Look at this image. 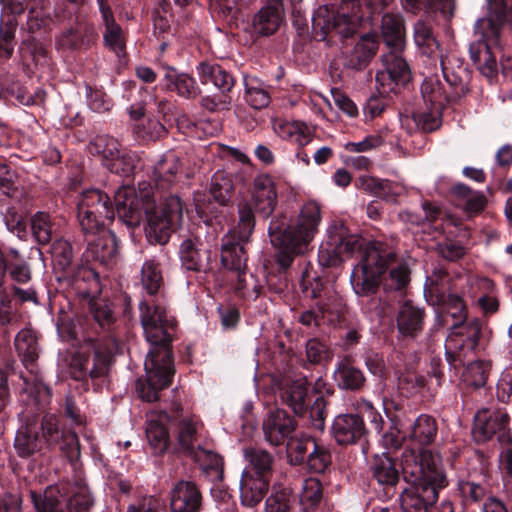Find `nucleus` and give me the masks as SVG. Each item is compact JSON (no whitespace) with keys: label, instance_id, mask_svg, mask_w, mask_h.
I'll use <instances>...</instances> for the list:
<instances>
[{"label":"nucleus","instance_id":"1","mask_svg":"<svg viewBox=\"0 0 512 512\" xmlns=\"http://www.w3.org/2000/svg\"><path fill=\"white\" fill-rule=\"evenodd\" d=\"M155 187L148 181L138 187L122 186L115 192L118 218L129 228L146 220L145 233L151 243L166 244L181 225L183 206L176 195L164 197L180 169V159L173 152L163 154L151 167Z\"/></svg>","mask_w":512,"mask_h":512},{"label":"nucleus","instance_id":"2","mask_svg":"<svg viewBox=\"0 0 512 512\" xmlns=\"http://www.w3.org/2000/svg\"><path fill=\"white\" fill-rule=\"evenodd\" d=\"M406 461L404 471L409 473ZM412 484L400 496L403 512H427L438 500L439 490L447 487L449 481L442 467L441 457L431 450H422L410 471Z\"/></svg>","mask_w":512,"mask_h":512},{"label":"nucleus","instance_id":"3","mask_svg":"<svg viewBox=\"0 0 512 512\" xmlns=\"http://www.w3.org/2000/svg\"><path fill=\"white\" fill-rule=\"evenodd\" d=\"M321 221L320 207L316 202L310 201L302 207L297 224L291 228L286 227L285 219L272 220L268 227L271 243L280 248L277 255L279 265L288 268L293 257L304 251V247L310 243L318 231Z\"/></svg>","mask_w":512,"mask_h":512},{"label":"nucleus","instance_id":"4","mask_svg":"<svg viewBox=\"0 0 512 512\" xmlns=\"http://www.w3.org/2000/svg\"><path fill=\"white\" fill-rule=\"evenodd\" d=\"M488 6L496 21L491 18H482L475 23V35L478 38L470 44L469 54L480 73L492 81L498 76L499 71L497 61L501 33L499 21L504 18L505 6L503 0H489Z\"/></svg>","mask_w":512,"mask_h":512},{"label":"nucleus","instance_id":"5","mask_svg":"<svg viewBox=\"0 0 512 512\" xmlns=\"http://www.w3.org/2000/svg\"><path fill=\"white\" fill-rule=\"evenodd\" d=\"M139 317L146 340L152 345L147 355L167 349L177 328L174 316L169 315L163 303L142 300L139 303Z\"/></svg>","mask_w":512,"mask_h":512},{"label":"nucleus","instance_id":"6","mask_svg":"<svg viewBox=\"0 0 512 512\" xmlns=\"http://www.w3.org/2000/svg\"><path fill=\"white\" fill-rule=\"evenodd\" d=\"M395 254L375 244L366 247L360 262L353 268L350 282L358 296H370L379 286L380 277Z\"/></svg>","mask_w":512,"mask_h":512},{"label":"nucleus","instance_id":"7","mask_svg":"<svg viewBox=\"0 0 512 512\" xmlns=\"http://www.w3.org/2000/svg\"><path fill=\"white\" fill-rule=\"evenodd\" d=\"M15 347L26 368L30 367L33 374L31 378L22 377L24 386L22 391L31 398L35 404L44 407L50 400V389L45 385L35 371L34 363L39 357L38 341L35 333L30 329H22L15 337Z\"/></svg>","mask_w":512,"mask_h":512},{"label":"nucleus","instance_id":"8","mask_svg":"<svg viewBox=\"0 0 512 512\" xmlns=\"http://www.w3.org/2000/svg\"><path fill=\"white\" fill-rule=\"evenodd\" d=\"M144 367L146 378L137 380L136 392L142 400L154 402L159 399V392L171 384L174 375L172 352L161 349L147 355Z\"/></svg>","mask_w":512,"mask_h":512},{"label":"nucleus","instance_id":"9","mask_svg":"<svg viewBox=\"0 0 512 512\" xmlns=\"http://www.w3.org/2000/svg\"><path fill=\"white\" fill-rule=\"evenodd\" d=\"M116 207L107 193L98 189H89L82 193L78 202V219L84 233H93L105 225L106 220H112Z\"/></svg>","mask_w":512,"mask_h":512},{"label":"nucleus","instance_id":"10","mask_svg":"<svg viewBox=\"0 0 512 512\" xmlns=\"http://www.w3.org/2000/svg\"><path fill=\"white\" fill-rule=\"evenodd\" d=\"M441 66L445 81L442 82L438 76L425 78L421 85V94L425 105L434 106L443 111L446 104L464 96L468 88L459 75L449 74L444 60H441Z\"/></svg>","mask_w":512,"mask_h":512},{"label":"nucleus","instance_id":"11","mask_svg":"<svg viewBox=\"0 0 512 512\" xmlns=\"http://www.w3.org/2000/svg\"><path fill=\"white\" fill-rule=\"evenodd\" d=\"M112 352L108 347L95 345L91 351L79 352L70 364L71 375L76 380L90 378L96 385L105 383L111 366Z\"/></svg>","mask_w":512,"mask_h":512},{"label":"nucleus","instance_id":"12","mask_svg":"<svg viewBox=\"0 0 512 512\" xmlns=\"http://www.w3.org/2000/svg\"><path fill=\"white\" fill-rule=\"evenodd\" d=\"M361 241L355 235H349L343 225L328 228V237L318 251V261L324 267L340 265L361 249Z\"/></svg>","mask_w":512,"mask_h":512},{"label":"nucleus","instance_id":"13","mask_svg":"<svg viewBox=\"0 0 512 512\" xmlns=\"http://www.w3.org/2000/svg\"><path fill=\"white\" fill-rule=\"evenodd\" d=\"M482 328L483 323L478 318L454 324L446 340V356L463 362L467 354L478 346Z\"/></svg>","mask_w":512,"mask_h":512},{"label":"nucleus","instance_id":"14","mask_svg":"<svg viewBox=\"0 0 512 512\" xmlns=\"http://www.w3.org/2000/svg\"><path fill=\"white\" fill-rule=\"evenodd\" d=\"M510 417L503 409L479 410L474 417L472 434L477 442H486L497 436L500 443L510 445L512 435L509 428Z\"/></svg>","mask_w":512,"mask_h":512},{"label":"nucleus","instance_id":"15","mask_svg":"<svg viewBox=\"0 0 512 512\" xmlns=\"http://www.w3.org/2000/svg\"><path fill=\"white\" fill-rule=\"evenodd\" d=\"M84 234L87 240L84 256L87 260L98 262L104 266H111L116 263L119 247L114 232L103 226L93 233Z\"/></svg>","mask_w":512,"mask_h":512},{"label":"nucleus","instance_id":"16","mask_svg":"<svg viewBox=\"0 0 512 512\" xmlns=\"http://www.w3.org/2000/svg\"><path fill=\"white\" fill-rule=\"evenodd\" d=\"M401 51L390 49L382 56L384 70L376 73V82L382 87V93L394 91L398 85H403L410 79V70L400 55Z\"/></svg>","mask_w":512,"mask_h":512},{"label":"nucleus","instance_id":"17","mask_svg":"<svg viewBox=\"0 0 512 512\" xmlns=\"http://www.w3.org/2000/svg\"><path fill=\"white\" fill-rule=\"evenodd\" d=\"M103 27V42L106 48L114 52L118 57L125 55L126 38L121 26L116 22L108 0H96Z\"/></svg>","mask_w":512,"mask_h":512},{"label":"nucleus","instance_id":"18","mask_svg":"<svg viewBox=\"0 0 512 512\" xmlns=\"http://www.w3.org/2000/svg\"><path fill=\"white\" fill-rule=\"evenodd\" d=\"M178 254L185 270L203 273L211 270V250L198 237L182 241Z\"/></svg>","mask_w":512,"mask_h":512},{"label":"nucleus","instance_id":"19","mask_svg":"<svg viewBox=\"0 0 512 512\" xmlns=\"http://www.w3.org/2000/svg\"><path fill=\"white\" fill-rule=\"evenodd\" d=\"M96 38L94 25L80 17H76L69 27L56 38L59 50H80L88 47Z\"/></svg>","mask_w":512,"mask_h":512},{"label":"nucleus","instance_id":"20","mask_svg":"<svg viewBox=\"0 0 512 512\" xmlns=\"http://www.w3.org/2000/svg\"><path fill=\"white\" fill-rule=\"evenodd\" d=\"M172 512H200L203 496L198 485L193 481H178L170 493Z\"/></svg>","mask_w":512,"mask_h":512},{"label":"nucleus","instance_id":"21","mask_svg":"<svg viewBox=\"0 0 512 512\" xmlns=\"http://www.w3.org/2000/svg\"><path fill=\"white\" fill-rule=\"evenodd\" d=\"M332 433L340 445H348L361 440L366 434L363 419L357 414H341L334 419Z\"/></svg>","mask_w":512,"mask_h":512},{"label":"nucleus","instance_id":"22","mask_svg":"<svg viewBox=\"0 0 512 512\" xmlns=\"http://www.w3.org/2000/svg\"><path fill=\"white\" fill-rule=\"evenodd\" d=\"M168 422L169 416L164 411H151L146 415V437L155 454H162L168 448Z\"/></svg>","mask_w":512,"mask_h":512},{"label":"nucleus","instance_id":"23","mask_svg":"<svg viewBox=\"0 0 512 512\" xmlns=\"http://www.w3.org/2000/svg\"><path fill=\"white\" fill-rule=\"evenodd\" d=\"M294 429V420L281 409L270 411L263 421L264 437L271 445L281 444Z\"/></svg>","mask_w":512,"mask_h":512},{"label":"nucleus","instance_id":"24","mask_svg":"<svg viewBox=\"0 0 512 512\" xmlns=\"http://www.w3.org/2000/svg\"><path fill=\"white\" fill-rule=\"evenodd\" d=\"M44 447V441L39 436V425L35 420L27 421L25 425L18 428L14 449L19 457H31L40 453Z\"/></svg>","mask_w":512,"mask_h":512},{"label":"nucleus","instance_id":"25","mask_svg":"<svg viewBox=\"0 0 512 512\" xmlns=\"http://www.w3.org/2000/svg\"><path fill=\"white\" fill-rule=\"evenodd\" d=\"M196 72L201 84L212 83L223 95L229 93L235 85L233 75L218 63L200 62Z\"/></svg>","mask_w":512,"mask_h":512},{"label":"nucleus","instance_id":"26","mask_svg":"<svg viewBox=\"0 0 512 512\" xmlns=\"http://www.w3.org/2000/svg\"><path fill=\"white\" fill-rule=\"evenodd\" d=\"M424 320V310L413 305L410 301H407L400 306L398 311V332L403 337L415 338L421 333L424 326Z\"/></svg>","mask_w":512,"mask_h":512},{"label":"nucleus","instance_id":"27","mask_svg":"<svg viewBox=\"0 0 512 512\" xmlns=\"http://www.w3.org/2000/svg\"><path fill=\"white\" fill-rule=\"evenodd\" d=\"M71 284L77 294L88 299L98 297L102 290L99 274L87 265H81L73 272Z\"/></svg>","mask_w":512,"mask_h":512},{"label":"nucleus","instance_id":"28","mask_svg":"<svg viewBox=\"0 0 512 512\" xmlns=\"http://www.w3.org/2000/svg\"><path fill=\"white\" fill-rule=\"evenodd\" d=\"M244 242L233 240V236L226 235L222 240L221 263L230 270L239 273V280L243 281L241 276L244 274L247 262V253L243 245Z\"/></svg>","mask_w":512,"mask_h":512},{"label":"nucleus","instance_id":"29","mask_svg":"<svg viewBox=\"0 0 512 512\" xmlns=\"http://www.w3.org/2000/svg\"><path fill=\"white\" fill-rule=\"evenodd\" d=\"M29 496L37 512H69L66 499L56 486H49L43 492L29 490Z\"/></svg>","mask_w":512,"mask_h":512},{"label":"nucleus","instance_id":"30","mask_svg":"<svg viewBox=\"0 0 512 512\" xmlns=\"http://www.w3.org/2000/svg\"><path fill=\"white\" fill-rule=\"evenodd\" d=\"M307 395L308 382L306 378H299L287 383L280 393L282 402L289 406L296 415H302L307 410Z\"/></svg>","mask_w":512,"mask_h":512},{"label":"nucleus","instance_id":"31","mask_svg":"<svg viewBox=\"0 0 512 512\" xmlns=\"http://www.w3.org/2000/svg\"><path fill=\"white\" fill-rule=\"evenodd\" d=\"M283 13L281 0H267L258 11V34L269 36L275 33L283 21Z\"/></svg>","mask_w":512,"mask_h":512},{"label":"nucleus","instance_id":"32","mask_svg":"<svg viewBox=\"0 0 512 512\" xmlns=\"http://www.w3.org/2000/svg\"><path fill=\"white\" fill-rule=\"evenodd\" d=\"M381 34L389 49L403 50L405 46L404 21L400 15L384 14L382 17Z\"/></svg>","mask_w":512,"mask_h":512},{"label":"nucleus","instance_id":"33","mask_svg":"<svg viewBox=\"0 0 512 512\" xmlns=\"http://www.w3.org/2000/svg\"><path fill=\"white\" fill-rule=\"evenodd\" d=\"M377 49L378 41L374 35L362 36L347 58V67L355 70L365 68L375 56Z\"/></svg>","mask_w":512,"mask_h":512},{"label":"nucleus","instance_id":"34","mask_svg":"<svg viewBox=\"0 0 512 512\" xmlns=\"http://www.w3.org/2000/svg\"><path fill=\"white\" fill-rule=\"evenodd\" d=\"M164 81L166 89L176 91L179 96L186 99H194L201 93L193 77L186 73H177L175 69L171 67L166 68Z\"/></svg>","mask_w":512,"mask_h":512},{"label":"nucleus","instance_id":"35","mask_svg":"<svg viewBox=\"0 0 512 512\" xmlns=\"http://www.w3.org/2000/svg\"><path fill=\"white\" fill-rule=\"evenodd\" d=\"M452 192L456 197L457 205L469 217L480 213L487 203V199L482 192L474 191L464 184L455 185Z\"/></svg>","mask_w":512,"mask_h":512},{"label":"nucleus","instance_id":"36","mask_svg":"<svg viewBox=\"0 0 512 512\" xmlns=\"http://www.w3.org/2000/svg\"><path fill=\"white\" fill-rule=\"evenodd\" d=\"M334 379L340 389L351 391L362 389L366 381L362 370L347 361L338 364L334 371Z\"/></svg>","mask_w":512,"mask_h":512},{"label":"nucleus","instance_id":"37","mask_svg":"<svg viewBox=\"0 0 512 512\" xmlns=\"http://www.w3.org/2000/svg\"><path fill=\"white\" fill-rule=\"evenodd\" d=\"M438 432L436 419L427 414L419 415L411 428L409 439L419 446L430 445Z\"/></svg>","mask_w":512,"mask_h":512},{"label":"nucleus","instance_id":"38","mask_svg":"<svg viewBox=\"0 0 512 512\" xmlns=\"http://www.w3.org/2000/svg\"><path fill=\"white\" fill-rule=\"evenodd\" d=\"M245 456L249 457L250 464L243 470L241 475L240 498L244 506L253 508L256 505V464L254 463L253 450H245Z\"/></svg>","mask_w":512,"mask_h":512},{"label":"nucleus","instance_id":"39","mask_svg":"<svg viewBox=\"0 0 512 512\" xmlns=\"http://www.w3.org/2000/svg\"><path fill=\"white\" fill-rule=\"evenodd\" d=\"M141 286L145 294L149 296L158 295L164 285L160 265L154 259L146 260L141 268Z\"/></svg>","mask_w":512,"mask_h":512},{"label":"nucleus","instance_id":"40","mask_svg":"<svg viewBox=\"0 0 512 512\" xmlns=\"http://www.w3.org/2000/svg\"><path fill=\"white\" fill-rule=\"evenodd\" d=\"M277 204L274 182L268 175L258 176V213L268 218Z\"/></svg>","mask_w":512,"mask_h":512},{"label":"nucleus","instance_id":"41","mask_svg":"<svg viewBox=\"0 0 512 512\" xmlns=\"http://www.w3.org/2000/svg\"><path fill=\"white\" fill-rule=\"evenodd\" d=\"M276 466L275 457L270 452L258 450V493L266 492L270 484H275Z\"/></svg>","mask_w":512,"mask_h":512},{"label":"nucleus","instance_id":"42","mask_svg":"<svg viewBox=\"0 0 512 512\" xmlns=\"http://www.w3.org/2000/svg\"><path fill=\"white\" fill-rule=\"evenodd\" d=\"M314 444L315 440L307 435L290 438L286 449L288 463L294 466L306 463Z\"/></svg>","mask_w":512,"mask_h":512},{"label":"nucleus","instance_id":"43","mask_svg":"<svg viewBox=\"0 0 512 512\" xmlns=\"http://www.w3.org/2000/svg\"><path fill=\"white\" fill-rule=\"evenodd\" d=\"M414 41L421 53L428 57L436 55L439 49L430 25L423 20H418L414 25Z\"/></svg>","mask_w":512,"mask_h":512},{"label":"nucleus","instance_id":"44","mask_svg":"<svg viewBox=\"0 0 512 512\" xmlns=\"http://www.w3.org/2000/svg\"><path fill=\"white\" fill-rule=\"evenodd\" d=\"M441 119L442 111L429 105L413 112L411 117H406V121L412 120L415 127L423 132H432L438 129L441 125Z\"/></svg>","mask_w":512,"mask_h":512},{"label":"nucleus","instance_id":"45","mask_svg":"<svg viewBox=\"0 0 512 512\" xmlns=\"http://www.w3.org/2000/svg\"><path fill=\"white\" fill-rule=\"evenodd\" d=\"M50 254L53 269L57 272H67L74 259L71 243L64 239L55 240L51 246Z\"/></svg>","mask_w":512,"mask_h":512},{"label":"nucleus","instance_id":"46","mask_svg":"<svg viewBox=\"0 0 512 512\" xmlns=\"http://www.w3.org/2000/svg\"><path fill=\"white\" fill-rule=\"evenodd\" d=\"M372 469L373 475L379 484L393 486L398 482V470L392 459L387 455H377L374 459Z\"/></svg>","mask_w":512,"mask_h":512},{"label":"nucleus","instance_id":"47","mask_svg":"<svg viewBox=\"0 0 512 512\" xmlns=\"http://www.w3.org/2000/svg\"><path fill=\"white\" fill-rule=\"evenodd\" d=\"M233 182L225 172L218 170L214 173L210 184V194L221 205H225L232 197Z\"/></svg>","mask_w":512,"mask_h":512},{"label":"nucleus","instance_id":"48","mask_svg":"<svg viewBox=\"0 0 512 512\" xmlns=\"http://www.w3.org/2000/svg\"><path fill=\"white\" fill-rule=\"evenodd\" d=\"M138 156L133 152H125L118 150V153L111 157L104 166H106L112 173L127 177L130 176L136 167Z\"/></svg>","mask_w":512,"mask_h":512},{"label":"nucleus","instance_id":"49","mask_svg":"<svg viewBox=\"0 0 512 512\" xmlns=\"http://www.w3.org/2000/svg\"><path fill=\"white\" fill-rule=\"evenodd\" d=\"M40 429L42 431L40 438L44 441V446L48 448L57 445L66 432L60 429L58 417L52 413L43 416L39 426Z\"/></svg>","mask_w":512,"mask_h":512},{"label":"nucleus","instance_id":"50","mask_svg":"<svg viewBox=\"0 0 512 512\" xmlns=\"http://www.w3.org/2000/svg\"><path fill=\"white\" fill-rule=\"evenodd\" d=\"M88 149L91 154L100 155L103 158L104 164L118 153L120 145L115 138L102 134L95 136L89 142Z\"/></svg>","mask_w":512,"mask_h":512},{"label":"nucleus","instance_id":"51","mask_svg":"<svg viewBox=\"0 0 512 512\" xmlns=\"http://www.w3.org/2000/svg\"><path fill=\"white\" fill-rule=\"evenodd\" d=\"M133 132L142 141H156L166 134V129L159 120L147 118L136 123Z\"/></svg>","mask_w":512,"mask_h":512},{"label":"nucleus","instance_id":"52","mask_svg":"<svg viewBox=\"0 0 512 512\" xmlns=\"http://www.w3.org/2000/svg\"><path fill=\"white\" fill-rule=\"evenodd\" d=\"M31 229L35 240L39 244H48L53 233V223L50 215L42 211L35 213L31 218Z\"/></svg>","mask_w":512,"mask_h":512},{"label":"nucleus","instance_id":"53","mask_svg":"<svg viewBox=\"0 0 512 512\" xmlns=\"http://www.w3.org/2000/svg\"><path fill=\"white\" fill-rule=\"evenodd\" d=\"M238 213L239 222L235 233L237 234L238 240L246 242L250 239L254 230V210L251 204L244 202L239 204Z\"/></svg>","mask_w":512,"mask_h":512},{"label":"nucleus","instance_id":"54","mask_svg":"<svg viewBox=\"0 0 512 512\" xmlns=\"http://www.w3.org/2000/svg\"><path fill=\"white\" fill-rule=\"evenodd\" d=\"M322 499V487L317 478H306L302 482L300 503L305 511L313 509Z\"/></svg>","mask_w":512,"mask_h":512},{"label":"nucleus","instance_id":"55","mask_svg":"<svg viewBox=\"0 0 512 512\" xmlns=\"http://www.w3.org/2000/svg\"><path fill=\"white\" fill-rule=\"evenodd\" d=\"M458 488L461 495L472 502L481 501L488 491V484L485 475H482L479 480L469 478L462 480L458 483Z\"/></svg>","mask_w":512,"mask_h":512},{"label":"nucleus","instance_id":"56","mask_svg":"<svg viewBox=\"0 0 512 512\" xmlns=\"http://www.w3.org/2000/svg\"><path fill=\"white\" fill-rule=\"evenodd\" d=\"M491 364L488 361L476 360L468 363L465 369V380L474 387H483L486 384Z\"/></svg>","mask_w":512,"mask_h":512},{"label":"nucleus","instance_id":"57","mask_svg":"<svg viewBox=\"0 0 512 512\" xmlns=\"http://www.w3.org/2000/svg\"><path fill=\"white\" fill-rule=\"evenodd\" d=\"M331 464L330 450L322 444L315 442L307 457L306 465L312 472L322 473Z\"/></svg>","mask_w":512,"mask_h":512},{"label":"nucleus","instance_id":"58","mask_svg":"<svg viewBox=\"0 0 512 512\" xmlns=\"http://www.w3.org/2000/svg\"><path fill=\"white\" fill-rule=\"evenodd\" d=\"M305 348L306 358L312 364H321L332 358V351L329 346L317 338L309 339Z\"/></svg>","mask_w":512,"mask_h":512},{"label":"nucleus","instance_id":"59","mask_svg":"<svg viewBox=\"0 0 512 512\" xmlns=\"http://www.w3.org/2000/svg\"><path fill=\"white\" fill-rule=\"evenodd\" d=\"M290 508L289 492L273 484V491L265 503L266 512H288Z\"/></svg>","mask_w":512,"mask_h":512},{"label":"nucleus","instance_id":"60","mask_svg":"<svg viewBox=\"0 0 512 512\" xmlns=\"http://www.w3.org/2000/svg\"><path fill=\"white\" fill-rule=\"evenodd\" d=\"M69 512H88L93 506V498L90 491L85 486H80L76 492L72 494L67 504Z\"/></svg>","mask_w":512,"mask_h":512},{"label":"nucleus","instance_id":"61","mask_svg":"<svg viewBox=\"0 0 512 512\" xmlns=\"http://www.w3.org/2000/svg\"><path fill=\"white\" fill-rule=\"evenodd\" d=\"M90 300V312L95 321L102 327L110 325L114 320V315L110 306L100 299Z\"/></svg>","mask_w":512,"mask_h":512},{"label":"nucleus","instance_id":"62","mask_svg":"<svg viewBox=\"0 0 512 512\" xmlns=\"http://www.w3.org/2000/svg\"><path fill=\"white\" fill-rule=\"evenodd\" d=\"M60 450L66 455L70 462H76L80 458V443L78 436L73 431H66L58 443Z\"/></svg>","mask_w":512,"mask_h":512},{"label":"nucleus","instance_id":"63","mask_svg":"<svg viewBox=\"0 0 512 512\" xmlns=\"http://www.w3.org/2000/svg\"><path fill=\"white\" fill-rule=\"evenodd\" d=\"M7 229L20 236L25 233V222L23 213L15 206L6 207L2 213Z\"/></svg>","mask_w":512,"mask_h":512},{"label":"nucleus","instance_id":"64","mask_svg":"<svg viewBox=\"0 0 512 512\" xmlns=\"http://www.w3.org/2000/svg\"><path fill=\"white\" fill-rule=\"evenodd\" d=\"M410 280V271L404 263H399L390 270L389 282L386 285L390 289L400 290L404 288Z\"/></svg>","mask_w":512,"mask_h":512}]
</instances>
